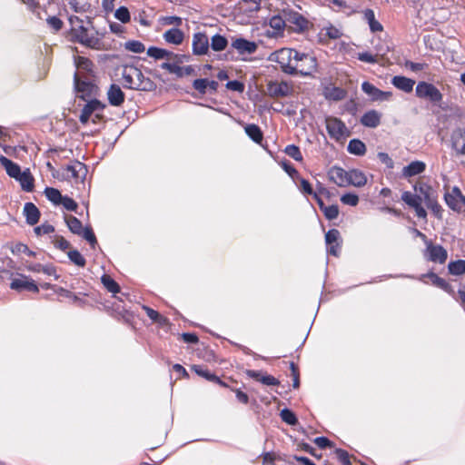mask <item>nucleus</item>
Instances as JSON below:
<instances>
[{"label": "nucleus", "mask_w": 465, "mask_h": 465, "mask_svg": "<svg viewBox=\"0 0 465 465\" xmlns=\"http://www.w3.org/2000/svg\"><path fill=\"white\" fill-rule=\"evenodd\" d=\"M451 147L457 155L465 156V129L454 130L450 136Z\"/></svg>", "instance_id": "4468645a"}, {"label": "nucleus", "mask_w": 465, "mask_h": 465, "mask_svg": "<svg viewBox=\"0 0 465 465\" xmlns=\"http://www.w3.org/2000/svg\"><path fill=\"white\" fill-rule=\"evenodd\" d=\"M109 103L114 106L121 105L124 101V94L117 84H112L107 92Z\"/></svg>", "instance_id": "4be33fe9"}, {"label": "nucleus", "mask_w": 465, "mask_h": 465, "mask_svg": "<svg viewBox=\"0 0 465 465\" xmlns=\"http://www.w3.org/2000/svg\"><path fill=\"white\" fill-rule=\"evenodd\" d=\"M284 152L288 156L293 158L296 161L302 160V153H301L299 147L294 144L288 145L285 148Z\"/></svg>", "instance_id": "bf43d9fd"}, {"label": "nucleus", "mask_w": 465, "mask_h": 465, "mask_svg": "<svg viewBox=\"0 0 465 465\" xmlns=\"http://www.w3.org/2000/svg\"><path fill=\"white\" fill-rule=\"evenodd\" d=\"M322 213L328 220H333L339 215V208L337 205H329L323 209Z\"/></svg>", "instance_id": "e2e57ef3"}, {"label": "nucleus", "mask_w": 465, "mask_h": 465, "mask_svg": "<svg viewBox=\"0 0 465 465\" xmlns=\"http://www.w3.org/2000/svg\"><path fill=\"white\" fill-rule=\"evenodd\" d=\"M227 45H228L227 39L221 35H218V34L214 35L211 38L210 46L215 52L223 51L227 47Z\"/></svg>", "instance_id": "f704fd0d"}, {"label": "nucleus", "mask_w": 465, "mask_h": 465, "mask_svg": "<svg viewBox=\"0 0 465 465\" xmlns=\"http://www.w3.org/2000/svg\"><path fill=\"white\" fill-rule=\"evenodd\" d=\"M348 185L361 187L366 184L367 178L364 173L359 170H351L348 172Z\"/></svg>", "instance_id": "bb28decb"}, {"label": "nucleus", "mask_w": 465, "mask_h": 465, "mask_svg": "<svg viewBox=\"0 0 465 465\" xmlns=\"http://www.w3.org/2000/svg\"><path fill=\"white\" fill-rule=\"evenodd\" d=\"M361 123L364 126L375 128L381 123V114L375 110L369 111L362 115Z\"/></svg>", "instance_id": "393cba45"}, {"label": "nucleus", "mask_w": 465, "mask_h": 465, "mask_svg": "<svg viewBox=\"0 0 465 465\" xmlns=\"http://www.w3.org/2000/svg\"><path fill=\"white\" fill-rule=\"evenodd\" d=\"M193 371H194L198 375L204 377L206 380L216 382L222 386H226L224 382H223L217 376H215L213 373H210L207 369H204L203 367L200 365H194L193 366Z\"/></svg>", "instance_id": "473e14b6"}, {"label": "nucleus", "mask_w": 465, "mask_h": 465, "mask_svg": "<svg viewBox=\"0 0 465 465\" xmlns=\"http://www.w3.org/2000/svg\"><path fill=\"white\" fill-rule=\"evenodd\" d=\"M192 46L193 54H206L210 47L209 37L204 33H195L193 36Z\"/></svg>", "instance_id": "f8f14e48"}, {"label": "nucleus", "mask_w": 465, "mask_h": 465, "mask_svg": "<svg viewBox=\"0 0 465 465\" xmlns=\"http://www.w3.org/2000/svg\"><path fill=\"white\" fill-rule=\"evenodd\" d=\"M67 255L69 259L77 266L84 267L85 265V259L77 250L69 251Z\"/></svg>", "instance_id": "5fc2aeb1"}, {"label": "nucleus", "mask_w": 465, "mask_h": 465, "mask_svg": "<svg viewBox=\"0 0 465 465\" xmlns=\"http://www.w3.org/2000/svg\"><path fill=\"white\" fill-rule=\"evenodd\" d=\"M292 92V84L285 81H270L266 85V93L272 97L288 96Z\"/></svg>", "instance_id": "1a4fd4ad"}, {"label": "nucleus", "mask_w": 465, "mask_h": 465, "mask_svg": "<svg viewBox=\"0 0 465 465\" xmlns=\"http://www.w3.org/2000/svg\"><path fill=\"white\" fill-rule=\"evenodd\" d=\"M357 58L364 63L376 64L380 62V58L375 54L369 52H362L357 54Z\"/></svg>", "instance_id": "6e6d98bb"}, {"label": "nucleus", "mask_w": 465, "mask_h": 465, "mask_svg": "<svg viewBox=\"0 0 465 465\" xmlns=\"http://www.w3.org/2000/svg\"><path fill=\"white\" fill-rule=\"evenodd\" d=\"M114 16L116 19H118L119 21H121L122 23H127L130 21V13H129V10L124 7V6H121L119 7L115 13H114Z\"/></svg>", "instance_id": "052dcab7"}, {"label": "nucleus", "mask_w": 465, "mask_h": 465, "mask_svg": "<svg viewBox=\"0 0 465 465\" xmlns=\"http://www.w3.org/2000/svg\"><path fill=\"white\" fill-rule=\"evenodd\" d=\"M346 96V92L340 87L326 88L325 97L333 101L342 100Z\"/></svg>", "instance_id": "a19ab883"}, {"label": "nucleus", "mask_w": 465, "mask_h": 465, "mask_svg": "<svg viewBox=\"0 0 465 465\" xmlns=\"http://www.w3.org/2000/svg\"><path fill=\"white\" fill-rule=\"evenodd\" d=\"M122 76L125 88L145 92H151L156 88V84L135 66L124 67Z\"/></svg>", "instance_id": "f257e3e1"}, {"label": "nucleus", "mask_w": 465, "mask_h": 465, "mask_svg": "<svg viewBox=\"0 0 465 465\" xmlns=\"http://www.w3.org/2000/svg\"><path fill=\"white\" fill-rule=\"evenodd\" d=\"M19 181L23 190L26 192H32L34 189V177L32 176L29 170H26L20 173V176L16 178Z\"/></svg>", "instance_id": "7c9ffc66"}, {"label": "nucleus", "mask_w": 465, "mask_h": 465, "mask_svg": "<svg viewBox=\"0 0 465 465\" xmlns=\"http://www.w3.org/2000/svg\"><path fill=\"white\" fill-rule=\"evenodd\" d=\"M341 202L350 206H356L359 203V197L354 193H346L341 197Z\"/></svg>", "instance_id": "0e129e2a"}, {"label": "nucleus", "mask_w": 465, "mask_h": 465, "mask_svg": "<svg viewBox=\"0 0 465 465\" xmlns=\"http://www.w3.org/2000/svg\"><path fill=\"white\" fill-rule=\"evenodd\" d=\"M11 289L16 291H28L32 292H38L39 289L35 281L27 276L21 275L20 278L14 279L10 284Z\"/></svg>", "instance_id": "2eb2a0df"}, {"label": "nucleus", "mask_w": 465, "mask_h": 465, "mask_svg": "<svg viewBox=\"0 0 465 465\" xmlns=\"http://www.w3.org/2000/svg\"><path fill=\"white\" fill-rule=\"evenodd\" d=\"M414 190L417 195H421L422 203L426 204H431V202L435 200L433 189L426 183H417L414 186Z\"/></svg>", "instance_id": "412c9836"}, {"label": "nucleus", "mask_w": 465, "mask_h": 465, "mask_svg": "<svg viewBox=\"0 0 465 465\" xmlns=\"http://www.w3.org/2000/svg\"><path fill=\"white\" fill-rule=\"evenodd\" d=\"M270 26L275 32L272 35H278L282 34L283 29L287 26L286 21L283 19V12L282 11L278 15H274L270 19Z\"/></svg>", "instance_id": "c85d7f7f"}, {"label": "nucleus", "mask_w": 465, "mask_h": 465, "mask_svg": "<svg viewBox=\"0 0 465 465\" xmlns=\"http://www.w3.org/2000/svg\"><path fill=\"white\" fill-rule=\"evenodd\" d=\"M246 134L255 143H261L262 141L263 135L260 129V127L256 124H247L244 127Z\"/></svg>", "instance_id": "2f4dec72"}, {"label": "nucleus", "mask_w": 465, "mask_h": 465, "mask_svg": "<svg viewBox=\"0 0 465 465\" xmlns=\"http://www.w3.org/2000/svg\"><path fill=\"white\" fill-rule=\"evenodd\" d=\"M65 222H66V224H67L69 230L73 233L77 234V235L82 234V230L84 229V227H83L80 220H78L74 216L68 215V216H65Z\"/></svg>", "instance_id": "4c0bfd02"}, {"label": "nucleus", "mask_w": 465, "mask_h": 465, "mask_svg": "<svg viewBox=\"0 0 465 465\" xmlns=\"http://www.w3.org/2000/svg\"><path fill=\"white\" fill-rule=\"evenodd\" d=\"M163 38L168 44L179 45L184 40V33L177 27H173L163 34Z\"/></svg>", "instance_id": "aec40b11"}, {"label": "nucleus", "mask_w": 465, "mask_h": 465, "mask_svg": "<svg viewBox=\"0 0 465 465\" xmlns=\"http://www.w3.org/2000/svg\"><path fill=\"white\" fill-rule=\"evenodd\" d=\"M75 64L78 69L84 70L86 72L93 71V63L86 57L78 56L75 60Z\"/></svg>", "instance_id": "603ef678"}, {"label": "nucleus", "mask_w": 465, "mask_h": 465, "mask_svg": "<svg viewBox=\"0 0 465 465\" xmlns=\"http://www.w3.org/2000/svg\"><path fill=\"white\" fill-rule=\"evenodd\" d=\"M326 128L330 136L337 141L345 139L350 135V131L346 125L336 117L326 119Z\"/></svg>", "instance_id": "423d86ee"}, {"label": "nucleus", "mask_w": 465, "mask_h": 465, "mask_svg": "<svg viewBox=\"0 0 465 465\" xmlns=\"http://www.w3.org/2000/svg\"><path fill=\"white\" fill-rule=\"evenodd\" d=\"M425 167L426 165L423 162L414 161L403 168L402 174L405 177H411L421 173L425 170Z\"/></svg>", "instance_id": "a878e982"}, {"label": "nucleus", "mask_w": 465, "mask_h": 465, "mask_svg": "<svg viewBox=\"0 0 465 465\" xmlns=\"http://www.w3.org/2000/svg\"><path fill=\"white\" fill-rule=\"evenodd\" d=\"M211 439L210 438H195L194 440H190V441H185V442H183L181 443L178 447H176L175 449L172 450L169 453H167L163 459H161L158 462H153V463H149V462H145V461H143L141 462L139 465H158L159 463H161L163 460H164L170 454H172L173 452H174L176 450H178L179 448H182L185 445H187L188 443H191V442H193V441H202V440H210Z\"/></svg>", "instance_id": "3c124183"}, {"label": "nucleus", "mask_w": 465, "mask_h": 465, "mask_svg": "<svg viewBox=\"0 0 465 465\" xmlns=\"http://www.w3.org/2000/svg\"><path fill=\"white\" fill-rule=\"evenodd\" d=\"M72 35L77 42L87 47L97 49L99 46V39L94 36H89L86 28L82 25L78 28H73Z\"/></svg>", "instance_id": "9d476101"}, {"label": "nucleus", "mask_w": 465, "mask_h": 465, "mask_svg": "<svg viewBox=\"0 0 465 465\" xmlns=\"http://www.w3.org/2000/svg\"><path fill=\"white\" fill-rule=\"evenodd\" d=\"M298 51L292 48H282L271 54V60L279 64L282 71L288 74H295V60Z\"/></svg>", "instance_id": "7ed1b4c3"}, {"label": "nucleus", "mask_w": 465, "mask_h": 465, "mask_svg": "<svg viewBox=\"0 0 465 465\" xmlns=\"http://www.w3.org/2000/svg\"><path fill=\"white\" fill-rule=\"evenodd\" d=\"M416 95L420 98L428 99L431 103L438 104L442 100L440 90L432 84L420 82L416 86Z\"/></svg>", "instance_id": "39448f33"}, {"label": "nucleus", "mask_w": 465, "mask_h": 465, "mask_svg": "<svg viewBox=\"0 0 465 465\" xmlns=\"http://www.w3.org/2000/svg\"><path fill=\"white\" fill-rule=\"evenodd\" d=\"M293 440H294L293 441L295 443H297L298 448H300L302 450L309 453L310 455H312V457H314L316 459H321L322 454H319L317 452L316 448L312 446L310 443L304 442L303 440H302L301 442H298V440H297L298 438H293Z\"/></svg>", "instance_id": "c03bdc74"}, {"label": "nucleus", "mask_w": 465, "mask_h": 465, "mask_svg": "<svg viewBox=\"0 0 465 465\" xmlns=\"http://www.w3.org/2000/svg\"><path fill=\"white\" fill-rule=\"evenodd\" d=\"M66 171L71 173V176L74 178H79L80 173H84L85 171V167L83 163L76 162L73 165H68Z\"/></svg>", "instance_id": "864d4df0"}, {"label": "nucleus", "mask_w": 465, "mask_h": 465, "mask_svg": "<svg viewBox=\"0 0 465 465\" xmlns=\"http://www.w3.org/2000/svg\"><path fill=\"white\" fill-rule=\"evenodd\" d=\"M232 46L237 50L240 54H254L258 48L255 42L246 40L244 38H236L232 42Z\"/></svg>", "instance_id": "f3484780"}, {"label": "nucleus", "mask_w": 465, "mask_h": 465, "mask_svg": "<svg viewBox=\"0 0 465 465\" xmlns=\"http://www.w3.org/2000/svg\"><path fill=\"white\" fill-rule=\"evenodd\" d=\"M348 151L355 155H363L366 152V146L359 139H352L348 144Z\"/></svg>", "instance_id": "c9c22d12"}, {"label": "nucleus", "mask_w": 465, "mask_h": 465, "mask_svg": "<svg viewBox=\"0 0 465 465\" xmlns=\"http://www.w3.org/2000/svg\"><path fill=\"white\" fill-rule=\"evenodd\" d=\"M375 54L380 58H383L387 53L390 51V47L388 45L381 43V41H379L378 44L374 45L373 46Z\"/></svg>", "instance_id": "680f3d73"}, {"label": "nucleus", "mask_w": 465, "mask_h": 465, "mask_svg": "<svg viewBox=\"0 0 465 465\" xmlns=\"http://www.w3.org/2000/svg\"><path fill=\"white\" fill-rule=\"evenodd\" d=\"M283 19L286 25L293 31H303L308 26V21L299 13L292 9H283Z\"/></svg>", "instance_id": "6e6552de"}, {"label": "nucleus", "mask_w": 465, "mask_h": 465, "mask_svg": "<svg viewBox=\"0 0 465 465\" xmlns=\"http://www.w3.org/2000/svg\"><path fill=\"white\" fill-rule=\"evenodd\" d=\"M454 193V187L451 189L450 192H448L445 193L444 198L447 205L453 211L457 213H460V201L458 200V196L455 195Z\"/></svg>", "instance_id": "58836bf2"}, {"label": "nucleus", "mask_w": 465, "mask_h": 465, "mask_svg": "<svg viewBox=\"0 0 465 465\" xmlns=\"http://www.w3.org/2000/svg\"><path fill=\"white\" fill-rule=\"evenodd\" d=\"M427 276L432 281L433 284H435L436 286L447 292H451V287L444 279L439 277L437 274L433 272L428 273Z\"/></svg>", "instance_id": "09e8293b"}, {"label": "nucleus", "mask_w": 465, "mask_h": 465, "mask_svg": "<svg viewBox=\"0 0 465 465\" xmlns=\"http://www.w3.org/2000/svg\"><path fill=\"white\" fill-rule=\"evenodd\" d=\"M426 254L430 261L439 263H444L448 258L447 251L441 245H435L431 242H426Z\"/></svg>", "instance_id": "ddd939ff"}, {"label": "nucleus", "mask_w": 465, "mask_h": 465, "mask_svg": "<svg viewBox=\"0 0 465 465\" xmlns=\"http://www.w3.org/2000/svg\"><path fill=\"white\" fill-rule=\"evenodd\" d=\"M348 172L341 167H332L329 171V178L338 186L343 187L348 185Z\"/></svg>", "instance_id": "6ab92c4d"}, {"label": "nucleus", "mask_w": 465, "mask_h": 465, "mask_svg": "<svg viewBox=\"0 0 465 465\" xmlns=\"http://www.w3.org/2000/svg\"><path fill=\"white\" fill-rule=\"evenodd\" d=\"M171 53V51L155 46H151L147 49V55L156 60L164 59L166 61L168 60Z\"/></svg>", "instance_id": "72a5a7b5"}, {"label": "nucleus", "mask_w": 465, "mask_h": 465, "mask_svg": "<svg viewBox=\"0 0 465 465\" xmlns=\"http://www.w3.org/2000/svg\"><path fill=\"white\" fill-rule=\"evenodd\" d=\"M143 309L153 322H157L160 325H165L168 323V320L153 309L148 306H143Z\"/></svg>", "instance_id": "79ce46f5"}, {"label": "nucleus", "mask_w": 465, "mask_h": 465, "mask_svg": "<svg viewBox=\"0 0 465 465\" xmlns=\"http://www.w3.org/2000/svg\"><path fill=\"white\" fill-rule=\"evenodd\" d=\"M391 84L398 89L405 92V93H411L413 89V86L415 84V81L401 75H396L392 78Z\"/></svg>", "instance_id": "b1692460"}, {"label": "nucleus", "mask_w": 465, "mask_h": 465, "mask_svg": "<svg viewBox=\"0 0 465 465\" xmlns=\"http://www.w3.org/2000/svg\"><path fill=\"white\" fill-rule=\"evenodd\" d=\"M104 286L107 289L108 292L113 293H117L120 291V287L118 283L112 279L109 275H103L101 279Z\"/></svg>", "instance_id": "a18cd8bd"}, {"label": "nucleus", "mask_w": 465, "mask_h": 465, "mask_svg": "<svg viewBox=\"0 0 465 465\" xmlns=\"http://www.w3.org/2000/svg\"><path fill=\"white\" fill-rule=\"evenodd\" d=\"M124 48L127 51H130V52H133L135 54L143 53L145 50L144 45L142 42L136 41V40H132V41L126 42L124 44Z\"/></svg>", "instance_id": "de8ad7c7"}, {"label": "nucleus", "mask_w": 465, "mask_h": 465, "mask_svg": "<svg viewBox=\"0 0 465 465\" xmlns=\"http://www.w3.org/2000/svg\"><path fill=\"white\" fill-rule=\"evenodd\" d=\"M309 440H312V441L316 444V446L321 450H325L328 448H331L334 446L333 441L331 438H308Z\"/></svg>", "instance_id": "4d7b16f0"}, {"label": "nucleus", "mask_w": 465, "mask_h": 465, "mask_svg": "<svg viewBox=\"0 0 465 465\" xmlns=\"http://www.w3.org/2000/svg\"><path fill=\"white\" fill-rule=\"evenodd\" d=\"M262 458V465H294V462L291 460V457L279 451L262 450L258 456Z\"/></svg>", "instance_id": "0eeeda50"}, {"label": "nucleus", "mask_w": 465, "mask_h": 465, "mask_svg": "<svg viewBox=\"0 0 465 465\" xmlns=\"http://www.w3.org/2000/svg\"><path fill=\"white\" fill-rule=\"evenodd\" d=\"M74 86L75 90L82 94V98L84 94H90L93 88V85L89 82L81 80L77 74H74Z\"/></svg>", "instance_id": "e433bc0d"}, {"label": "nucleus", "mask_w": 465, "mask_h": 465, "mask_svg": "<svg viewBox=\"0 0 465 465\" xmlns=\"http://www.w3.org/2000/svg\"><path fill=\"white\" fill-rule=\"evenodd\" d=\"M362 91L368 95L371 96L374 100H381L382 99V91L376 88L373 84L369 82H364L361 84Z\"/></svg>", "instance_id": "ea45409f"}, {"label": "nucleus", "mask_w": 465, "mask_h": 465, "mask_svg": "<svg viewBox=\"0 0 465 465\" xmlns=\"http://www.w3.org/2000/svg\"><path fill=\"white\" fill-rule=\"evenodd\" d=\"M450 273L453 275H461L465 273V261L458 260L451 262L448 265Z\"/></svg>", "instance_id": "37998d69"}, {"label": "nucleus", "mask_w": 465, "mask_h": 465, "mask_svg": "<svg viewBox=\"0 0 465 465\" xmlns=\"http://www.w3.org/2000/svg\"><path fill=\"white\" fill-rule=\"evenodd\" d=\"M245 373L248 377L254 379L255 381H260L264 385L275 386L280 384V381L272 375L262 373V371L246 370Z\"/></svg>", "instance_id": "a211bd4d"}, {"label": "nucleus", "mask_w": 465, "mask_h": 465, "mask_svg": "<svg viewBox=\"0 0 465 465\" xmlns=\"http://www.w3.org/2000/svg\"><path fill=\"white\" fill-rule=\"evenodd\" d=\"M45 193L47 199L54 204H60V202L63 201V195L57 189L47 187Z\"/></svg>", "instance_id": "49530a36"}, {"label": "nucleus", "mask_w": 465, "mask_h": 465, "mask_svg": "<svg viewBox=\"0 0 465 465\" xmlns=\"http://www.w3.org/2000/svg\"><path fill=\"white\" fill-rule=\"evenodd\" d=\"M80 236H83L87 242H89L92 247H94L97 242L95 235L90 227L84 228Z\"/></svg>", "instance_id": "69168bd1"}, {"label": "nucleus", "mask_w": 465, "mask_h": 465, "mask_svg": "<svg viewBox=\"0 0 465 465\" xmlns=\"http://www.w3.org/2000/svg\"><path fill=\"white\" fill-rule=\"evenodd\" d=\"M340 232L336 229H331L325 233V241L327 245L336 243V246H340Z\"/></svg>", "instance_id": "8fccbe9b"}, {"label": "nucleus", "mask_w": 465, "mask_h": 465, "mask_svg": "<svg viewBox=\"0 0 465 465\" xmlns=\"http://www.w3.org/2000/svg\"><path fill=\"white\" fill-rule=\"evenodd\" d=\"M0 163L5 168V171L10 177L16 179L18 176H20L22 172L18 164L15 163L5 156L0 157Z\"/></svg>", "instance_id": "cd10ccee"}, {"label": "nucleus", "mask_w": 465, "mask_h": 465, "mask_svg": "<svg viewBox=\"0 0 465 465\" xmlns=\"http://www.w3.org/2000/svg\"><path fill=\"white\" fill-rule=\"evenodd\" d=\"M338 461L341 465H353L351 461L350 455L347 450L343 449H336L335 450Z\"/></svg>", "instance_id": "13d9d810"}, {"label": "nucleus", "mask_w": 465, "mask_h": 465, "mask_svg": "<svg viewBox=\"0 0 465 465\" xmlns=\"http://www.w3.org/2000/svg\"><path fill=\"white\" fill-rule=\"evenodd\" d=\"M291 457V460L293 462L297 461L300 465H317L312 460L306 456L294 454Z\"/></svg>", "instance_id": "774afa93"}, {"label": "nucleus", "mask_w": 465, "mask_h": 465, "mask_svg": "<svg viewBox=\"0 0 465 465\" xmlns=\"http://www.w3.org/2000/svg\"><path fill=\"white\" fill-rule=\"evenodd\" d=\"M281 417L282 420L288 424H295L297 422L294 413L288 409H284L281 411Z\"/></svg>", "instance_id": "338daca9"}, {"label": "nucleus", "mask_w": 465, "mask_h": 465, "mask_svg": "<svg viewBox=\"0 0 465 465\" xmlns=\"http://www.w3.org/2000/svg\"><path fill=\"white\" fill-rule=\"evenodd\" d=\"M364 19L369 24L370 29L371 32H381L383 30V26L381 24L376 20L373 10L366 9L363 12Z\"/></svg>", "instance_id": "c756f323"}, {"label": "nucleus", "mask_w": 465, "mask_h": 465, "mask_svg": "<svg viewBox=\"0 0 465 465\" xmlns=\"http://www.w3.org/2000/svg\"><path fill=\"white\" fill-rule=\"evenodd\" d=\"M24 214L25 215L26 223L30 225L36 224L40 218V212L33 203H26L25 204Z\"/></svg>", "instance_id": "5701e85b"}, {"label": "nucleus", "mask_w": 465, "mask_h": 465, "mask_svg": "<svg viewBox=\"0 0 465 465\" xmlns=\"http://www.w3.org/2000/svg\"><path fill=\"white\" fill-rule=\"evenodd\" d=\"M105 105L100 101L94 99L88 102L83 108L82 113L79 116V120L82 124H85L89 121L90 116L96 112H103Z\"/></svg>", "instance_id": "dca6fc26"}, {"label": "nucleus", "mask_w": 465, "mask_h": 465, "mask_svg": "<svg viewBox=\"0 0 465 465\" xmlns=\"http://www.w3.org/2000/svg\"><path fill=\"white\" fill-rule=\"evenodd\" d=\"M401 200L408 204L409 206L412 207L415 212L416 215L419 218L425 219L427 216V213L425 209L421 206L422 203V197L421 195H417V193H412L411 192H404L401 195Z\"/></svg>", "instance_id": "9b49d317"}, {"label": "nucleus", "mask_w": 465, "mask_h": 465, "mask_svg": "<svg viewBox=\"0 0 465 465\" xmlns=\"http://www.w3.org/2000/svg\"><path fill=\"white\" fill-rule=\"evenodd\" d=\"M295 61V74L308 76L317 69V59L310 54L298 52Z\"/></svg>", "instance_id": "20e7f679"}, {"label": "nucleus", "mask_w": 465, "mask_h": 465, "mask_svg": "<svg viewBox=\"0 0 465 465\" xmlns=\"http://www.w3.org/2000/svg\"><path fill=\"white\" fill-rule=\"evenodd\" d=\"M190 60V55L183 54L171 53L168 60L163 62L160 67L166 70L170 74H175L181 78L183 76L192 75L194 74V69L192 65L183 66V63Z\"/></svg>", "instance_id": "f03ea898"}]
</instances>
